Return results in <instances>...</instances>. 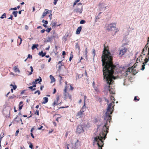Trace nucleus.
<instances>
[{
	"label": "nucleus",
	"mask_w": 149,
	"mask_h": 149,
	"mask_svg": "<svg viewBox=\"0 0 149 149\" xmlns=\"http://www.w3.org/2000/svg\"><path fill=\"white\" fill-rule=\"evenodd\" d=\"M101 58L103 77L107 84L105 86L104 90L107 93L109 91L110 94L115 95V89L110 85L113 84V80L116 79V75L118 73H122L123 70L125 68L124 67H119V64L117 63L113 64L112 55L107 49L105 46Z\"/></svg>",
	"instance_id": "obj_1"
},
{
	"label": "nucleus",
	"mask_w": 149,
	"mask_h": 149,
	"mask_svg": "<svg viewBox=\"0 0 149 149\" xmlns=\"http://www.w3.org/2000/svg\"><path fill=\"white\" fill-rule=\"evenodd\" d=\"M114 102L110 103L108 104L107 109V111L104 116L103 123H102L100 121L98 124H97V131H95L93 134L94 140L93 142V145L97 142L98 146V149H102V147L104 145V141L107 137V134L108 132L109 124L110 123L111 117L110 116L114 110V107L113 106Z\"/></svg>",
	"instance_id": "obj_2"
},
{
	"label": "nucleus",
	"mask_w": 149,
	"mask_h": 149,
	"mask_svg": "<svg viewBox=\"0 0 149 149\" xmlns=\"http://www.w3.org/2000/svg\"><path fill=\"white\" fill-rule=\"evenodd\" d=\"M90 125L88 122H82L80 124L78 125L76 129V132L77 134H80L84 132V130L90 127Z\"/></svg>",
	"instance_id": "obj_3"
},
{
	"label": "nucleus",
	"mask_w": 149,
	"mask_h": 149,
	"mask_svg": "<svg viewBox=\"0 0 149 149\" xmlns=\"http://www.w3.org/2000/svg\"><path fill=\"white\" fill-rule=\"evenodd\" d=\"M116 24L115 23H111L108 24L107 26V30L113 31L115 30Z\"/></svg>",
	"instance_id": "obj_4"
},
{
	"label": "nucleus",
	"mask_w": 149,
	"mask_h": 149,
	"mask_svg": "<svg viewBox=\"0 0 149 149\" xmlns=\"http://www.w3.org/2000/svg\"><path fill=\"white\" fill-rule=\"evenodd\" d=\"M127 49L125 47L122 48L120 51L119 55L121 56H122L127 52Z\"/></svg>",
	"instance_id": "obj_5"
},
{
	"label": "nucleus",
	"mask_w": 149,
	"mask_h": 149,
	"mask_svg": "<svg viewBox=\"0 0 149 149\" xmlns=\"http://www.w3.org/2000/svg\"><path fill=\"white\" fill-rule=\"evenodd\" d=\"M56 22L55 20H52L51 25H52V28H55L56 26Z\"/></svg>",
	"instance_id": "obj_6"
},
{
	"label": "nucleus",
	"mask_w": 149,
	"mask_h": 149,
	"mask_svg": "<svg viewBox=\"0 0 149 149\" xmlns=\"http://www.w3.org/2000/svg\"><path fill=\"white\" fill-rule=\"evenodd\" d=\"M81 9L80 8H77L74 10V12L78 13L79 12L80 13H81L82 11V7H81Z\"/></svg>",
	"instance_id": "obj_7"
},
{
	"label": "nucleus",
	"mask_w": 149,
	"mask_h": 149,
	"mask_svg": "<svg viewBox=\"0 0 149 149\" xmlns=\"http://www.w3.org/2000/svg\"><path fill=\"white\" fill-rule=\"evenodd\" d=\"M82 28V27L81 26H79L77 29L76 32V33L77 34H79Z\"/></svg>",
	"instance_id": "obj_8"
},
{
	"label": "nucleus",
	"mask_w": 149,
	"mask_h": 149,
	"mask_svg": "<svg viewBox=\"0 0 149 149\" xmlns=\"http://www.w3.org/2000/svg\"><path fill=\"white\" fill-rule=\"evenodd\" d=\"M42 79L40 77H39L38 78L36 79L35 80V81L36 82H37L38 81V83L40 84H41V82H42Z\"/></svg>",
	"instance_id": "obj_9"
},
{
	"label": "nucleus",
	"mask_w": 149,
	"mask_h": 149,
	"mask_svg": "<svg viewBox=\"0 0 149 149\" xmlns=\"http://www.w3.org/2000/svg\"><path fill=\"white\" fill-rule=\"evenodd\" d=\"M43 100L44 101L42 102V103L43 104H45L47 103L48 101V98L47 97H44L43 98Z\"/></svg>",
	"instance_id": "obj_10"
},
{
	"label": "nucleus",
	"mask_w": 149,
	"mask_h": 149,
	"mask_svg": "<svg viewBox=\"0 0 149 149\" xmlns=\"http://www.w3.org/2000/svg\"><path fill=\"white\" fill-rule=\"evenodd\" d=\"M46 54V52H43L42 51L38 53V54L40 56H41L42 57H43L45 56Z\"/></svg>",
	"instance_id": "obj_11"
},
{
	"label": "nucleus",
	"mask_w": 149,
	"mask_h": 149,
	"mask_svg": "<svg viewBox=\"0 0 149 149\" xmlns=\"http://www.w3.org/2000/svg\"><path fill=\"white\" fill-rule=\"evenodd\" d=\"M38 44H33L32 46L31 47V49L32 50H34L36 48L37 49H38L37 47L38 46Z\"/></svg>",
	"instance_id": "obj_12"
},
{
	"label": "nucleus",
	"mask_w": 149,
	"mask_h": 149,
	"mask_svg": "<svg viewBox=\"0 0 149 149\" xmlns=\"http://www.w3.org/2000/svg\"><path fill=\"white\" fill-rule=\"evenodd\" d=\"M53 38L52 37V36H48L47 37V39L46 40V41L47 42H50L53 39Z\"/></svg>",
	"instance_id": "obj_13"
},
{
	"label": "nucleus",
	"mask_w": 149,
	"mask_h": 149,
	"mask_svg": "<svg viewBox=\"0 0 149 149\" xmlns=\"http://www.w3.org/2000/svg\"><path fill=\"white\" fill-rule=\"evenodd\" d=\"M52 37H53V38L54 39V40H55V38L57 39L58 38V35L56 33L54 34H53Z\"/></svg>",
	"instance_id": "obj_14"
},
{
	"label": "nucleus",
	"mask_w": 149,
	"mask_h": 149,
	"mask_svg": "<svg viewBox=\"0 0 149 149\" xmlns=\"http://www.w3.org/2000/svg\"><path fill=\"white\" fill-rule=\"evenodd\" d=\"M49 77L51 81V82H53L55 81V78L52 75H50L49 76Z\"/></svg>",
	"instance_id": "obj_15"
},
{
	"label": "nucleus",
	"mask_w": 149,
	"mask_h": 149,
	"mask_svg": "<svg viewBox=\"0 0 149 149\" xmlns=\"http://www.w3.org/2000/svg\"><path fill=\"white\" fill-rule=\"evenodd\" d=\"M14 69L15 72H18L19 73L20 72V71L18 68L17 66H15L14 68Z\"/></svg>",
	"instance_id": "obj_16"
},
{
	"label": "nucleus",
	"mask_w": 149,
	"mask_h": 149,
	"mask_svg": "<svg viewBox=\"0 0 149 149\" xmlns=\"http://www.w3.org/2000/svg\"><path fill=\"white\" fill-rule=\"evenodd\" d=\"M51 10H49L47 9H46L45 10L44 13L47 15V14L50 13L52 12Z\"/></svg>",
	"instance_id": "obj_17"
},
{
	"label": "nucleus",
	"mask_w": 149,
	"mask_h": 149,
	"mask_svg": "<svg viewBox=\"0 0 149 149\" xmlns=\"http://www.w3.org/2000/svg\"><path fill=\"white\" fill-rule=\"evenodd\" d=\"M18 12L17 11H13L12 13V14L14 15L15 17H17Z\"/></svg>",
	"instance_id": "obj_18"
},
{
	"label": "nucleus",
	"mask_w": 149,
	"mask_h": 149,
	"mask_svg": "<svg viewBox=\"0 0 149 149\" xmlns=\"http://www.w3.org/2000/svg\"><path fill=\"white\" fill-rule=\"evenodd\" d=\"M27 88L30 89L32 91H35L36 90V88H33L32 86L28 87Z\"/></svg>",
	"instance_id": "obj_19"
},
{
	"label": "nucleus",
	"mask_w": 149,
	"mask_h": 149,
	"mask_svg": "<svg viewBox=\"0 0 149 149\" xmlns=\"http://www.w3.org/2000/svg\"><path fill=\"white\" fill-rule=\"evenodd\" d=\"M75 48H77L79 50V52L80 51V47L79 46L78 42H77L76 43V45H75Z\"/></svg>",
	"instance_id": "obj_20"
},
{
	"label": "nucleus",
	"mask_w": 149,
	"mask_h": 149,
	"mask_svg": "<svg viewBox=\"0 0 149 149\" xmlns=\"http://www.w3.org/2000/svg\"><path fill=\"white\" fill-rule=\"evenodd\" d=\"M93 60H94V57L95 55V49H93Z\"/></svg>",
	"instance_id": "obj_21"
},
{
	"label": "nucleus",
	"mask_w": 149,
	"mask_h": 149,
	"mask_svg": "<svg viewBox=\"0 0 149 149\" xmlns=\"http://www.w3.org/2000/svg\"><path fill=\"white\" fill-rule=\"evenodd\" d=\"M143 65H142V68L141 70H143L145 68V63L143 62Z\"/></svg>",
	"instance_id": "obj_22"
},
{
	"label": "nucleus",
	"mask_w": 149,
	"mask_h": 149,
	"mask_svg": "<svg viewBox=\"0 0 149 149\" xmlns=\"http://www.w3.org/2000/svg\"><path fill=\"white\" fill-rule=\"evenodd\" d=\"M71 54H70V56L69 58V61H71L72 58L73 57V55L72 54V52H71Z\"/></svg>",
	"instance_id": "obj_23"
},
{
	"label": "nucleus",
	"mask_w": 149,
	"mask_h": 149,
	"mask_svg": "<svg viewBox=\"0 0 149 149\" xmlns=\"http://www.w3.org/2000/svg\"><path fill=\"white\" fill-rule=\"evenodd\" d=\"M6 13H4L0 17V18L3 19L5 17H6Z\"/></svg>",
	"instance_id": "obj_24"
},
{
	"label": "nucleus",
	"mask_w": 149,
	"mask_h": 149,
	"mask_svg": "<svg viewBox=\"0 0 149 149\" xmlns=\"http://www.w3.org/2000/svg\"><path fill=\"white\" fill-rule=\"evenodd\" d=\"M51 30L52 28L51 27L48 28L46 29V31L47 33H49L50 31Z\"/></svg>",
	"instance_id": "obj_25"
},
{
	"label": "nucleus",
	"mask_w": 149,
	"mask_h": 149,
	"mask_svg": "<svg viewBox=\"0 0 149 149\" xmlns=\"http://www.w3.org/2000/svg\"><path fill=\"white\" fill-rule=\"evenodd\" d=\"M128 72H129V71H125L124 72V73H123V76H127L128 74Z\"/></svg>",
	"instance_id": "obj_26"
},
{
	"label": "nucleus",
	"mask_w": 149,
	"mask_h": 149,
	"mask_svg": "<svg viewBox=\"0 0 149 149\" xmlns=\"http://www.w3.org/2000/svg\"><path fill=\"white\" fill-rule=\"evenodd\" d=\"M86 21L84 20H81L80 22V24H83L85 23Z\"/></svg>",
	"instance_id": "obj_27"
},
{
	"label": "nucleus",
	"mask_w": 149,
	"mask_h": 149,
	"mask_svg": "<svg viewBox=\"0 0 149 149\" xmlns=\"http://www.w3.org/2000/svg\"><path fill=\"white\" fill-rule=\"evenodd\" d=\"M42 22L44 23L45 24H47L48 23V22L47 20H45L44 19L42 20Z\"/></svg>",
	"instance_id": "obj_28"
},
{
	"label": "nucleus",
	"mask_w": 149,
	"mask_h": 149,
	"mask_svg": "<svg viewBox=\"0 0 149 149\" xmlns=\"http://www.w3.org/2000/svg\"><path fill=\"white\" fill-rule=\"evenodd\" d=\"M16 97V96L15 95H13V96H9V99H13L14 98Z\"/></svg>",
	"instance_id": "obj_29"
},
{
	"label": "nucleus",
	"mask_w": 149,
	"mask_h": 149,
	"mask_svg": "<svg viewBox=\"0 0 149 149\" xmlns=\"http://www.w3.org/2000/svg\"><path fill=\"white\" fill-rule=\"evenodd\" d=\"M149 61V59H148V58H146L144 60V61H145V62L144 63H145V64L146 63H148V61Z\"/></svg>",
	"instance_id": "obj_30"
},
{
	"label": "nucleus",
	"mask_w": 149,
	"mask_h": 149,
	"mask_svg": "<svg viewBox=\"0 0 149 149\" xmlns=\"http://www.w3.org/2000/svg\"><path fill=\"white\" fill-rule=\"evenodd\" d=\"M37 93H38V95H39L40 94V92L39 90H38L36 91L34 93V94H36Z\"/></svg>",
	"instance_id": "obj_31"
},
{
	"label": "nucleus",
	"mask_w": 149,
	"mask_h": 149,
	"mask_svg": "<svg viewBox=\"0 0 149 149\" xmlns=\"http://www.w3.org/2000/svg\"><path fill=\"white\" fill-rule=\"evenodd\" d=\"M62 66H64H64L63 65H62V64H60L59 65V66L58 67V70H61V67Z\"/></svg>",
	"instance_id": "obj_32"
},
{
	"label": "nucleus",
	"mask_w": 149,
	"mask_h": 149,
	"mask_svg": "<svg viewBox=\"0 0 149 149\" xmlns=\"http://www.w3.org/2000/svg\"><path fill=\"white\" fill-rule=\"evenodd\" d=\"M32 58V56L30 54H29L28 55L27 58H31V59Z\"/></svg>",
	"instance_id": "obj_33"
},
{
	"label": "nucleus",
	"mask_w": 149,
	"mask_h": 149,
	"mask_svg": "<svg viewBox=\"0 0 149 149\" xmlns=\"http://www.w3.org/2000/svg\"><path fill=\"white\" fill-rule=\"evenodd\" d=\"M29 147L30 148L32 149L33 147V146L32 144L31 143H30V144L29 146Z\"/></svg>",
	"instance_id": "obj_34"
},
{
	"label": "nucleus",
	"mask_w": 149,
	"mask_h": 149,
	"mask_svg": "<svg viewBox=\"0 0 149 149\" xmlns=\"http://www.w3.org/2000/svg\"><path fill=\"white\" fill-rule=\"evenodd\" d=\"M35 114L36 115H37L38 116L39 115V111L38 110H37L35 113Z\"/></svg>",
	"instance_id": "obj_35"
},
{
	"label": "nucleus",
	"mask_w": 149,
	"mask_h": 149,
	"mask_svg": "<svg viewBox=\"0 0 149 149\" xmlns=\"http://www.w3.org/2000/svg\"><path fill=\"white\" fill-rule=\"evenodd\" d=\"M45 64H42L40 66V67L41 69H43L45 66Z\"/></svg>",
	"instance_id": "obj_36"
},
{
	"label": "nucleus",
	"mask_w": 149,
	"mask_h": 149,
	"mask_svg": "<svg viewBox=\"0 0 149 149\" xmlns=\"http://www.w3.org/2000/svg\"><path fill=\"white\" fill-rule=\"evenodd\" d=\"M147 44L146 45V48H144L143 49L142 53L143 54L144 52V51L145 49L146 50L147 49V48L148 47V46L147 45Z\"/></svg>",
	"instance_id": "obj_37"
},
{
	"label": "nucleus",
	"mask_w": 149,
	"mask_h": 149,
	"mask_svg": "<svg viewBox=\"0 0 149 149\" xmlns=\"http://www.w3.org/2000/svg\"><path fill=\"white\" fill-rule=\"evenodd\" d=\"M57 102H56V101H55L53 103V106L54 107V105H58V104H57Z\"/></svg>",
	"instance_id": "obj_38"
},
{
	"label": "nucleus",
	"mask_w": 149,
	"mask_h": 149,
	"mask_svg": "<svg viewBox=\"0 0 149 149\" xmlns=\"http://www.w3.org/2000/svg\"><path fill=\"white\" fill-rule=\"evenodd\" d=\"M23 106V105H21V106L19 105L18 110L19 111L21 110V109H22Z\"/></svg>",
	"instance_id": "obj_39"
},
{
	"label": "nucleus",
	"mask_w": 149,
	"mask_h": 149,
	"mask_svg": "<svg viewBox=\"0 0 149 149\" xmlns=\"http://www.w3.org/2000/svg\"><path fill=\"white\" fill-rule=\"evenodd\" d=\"M46 14L44 13V12L42 13V16L41 17L42 18H43L45 16Z\"/></svg>",
	"instance_id": "obj_40"
},
{
	"label": "nucleus",
	"mask_w": 149,
	"mask_h": 149,
	"mask_svg": "<svg viewBox=\"0 0 149 149\" xmlns=\"http://www.w3.org/2000/svg\"><path fill=\"white\" fill-rule=\"evenodd\" d=\"M19 132V130H17L16 132L15 133V136H17V135L18 134Z\"/></svg>",
	"instance_id": "obj_41"
},
{
	"label": "nucleus",
	"mask_w": 149,
	"mask_h": 149,
	"mask_svg": "<svg viewBox=\"0 0 149 149\" xmlns=\"http://www.w3.org/2000/svg\"><path fill=\"white\" fill-rule=\"evenodd\" d=\"M110 98H111V100H114V101H115V98H114V97H113V96L112 95H111L110 96Z\"/></svg>",
	"instance_id": "obj_42"
},
{
	"label": "nucleus",
	"mask_w": 149,
	"mask_h": 149,
	"mask_svg": "<svg viewBox=\"0 0 149 149\" xmlns=\"http://www.w3.org/2000/svg\"><path fill=\"white\" fill-rule=\"evenodd\" d=\"M83 75V74H79L78 76V79H79V78H80L81 77H82Z\"/></svg>",
	"instance_id": "obj_43"
},
{
	"label": "nucleus",
	"mask_w": 149,
	"mask_h": 149,
	"mask_svg": "<svg viewBox=\"0 0 149 149\" xmlns=\"http://www.w3.org/2000/svg\"><path fill=\"white\" fill-rule=\"evenodd\" d=\"M137 100V101H139V99H137V97L136 96H135V97H134V101H135V100Z\"/></svg>",
	"instance_id": "obj_44"
},
{
	"label": "nucleus",
	"mask_w": 149,
	"mask_h": 149,
	"mask_svg": "<svg viewBox=\"0 0 149 149\" xmlns=\"http://www.w3.org/2000/svg\"><path fill=\"white\" fill-rule=\"evenodd\" d=\"M13 89L15 90L16 89L17 86L16 85H14L13 86Z\"/></svg>",
	"instance_id": "obj_45"
},
{
	"label": "nucleus",
	"mask_w": 149,
	"mask_h": 149,
	"mask_svg": "<svg viewBox=\"0 0 149 149\" xmlns=\"http://www.w3.org/2000/svg\"><path fill=\"white\" fill-rule=\"evenodd\" d=\"M8 19H10L11 20H12L13 19V16L12 15H10V16L8 18Z\"/></svg>",
	"instance_id": "obj_46"
},
{
	"label": "nucleus",
	"mask_w": 149,
	"mask_h": 149,
	"mask_svg": "<svg viewBox=\"0 0 149 149\" xmlns=\"http://www.w3.org/2000/svg\"><path fill=\"white\" fill-rule=\"evenodd\" d=\"M68 36H69V33H66L65 34V36H64V37L67 38L68 37Z\"/></svg>",
	"instance_id": "obj_47"
},
{
	"label": "nucleus",
	"mask_w": 149,
	"mask_h": 149,
	"mask_svg": "<svg viewBox=\"0 0 149 149\" xmlns=\"http://www.w3.org/2000/svg\"><path fill=\"white\" fill-rule=\"evenodd\" d=\"M86 107V106H85V103H84L83 106V107L82 108V110H83L84 109H85Z\"/></svg>",
	"instance_id": "obj_48"
},
{
	"label": "nucleus",
	"mask_w": 149,
	"mask_h": 149,
	"mask_svg": "<svg viewBox=\"0 0 149 149\" xmlns=\"http://www.w3.org/2000/svg\"><path fill=\"white\" fill-rule=\"evenodd\" d=\"M37 83V82H36V84H33V85L32 86L34 88H35L36 86V84Z\"/></svg>",
	"instance_id": "obj_49"
},
{
	"label": "nucleus",
	"mask_w": 149,
	"mask_h": 149,
	"mask_svg": "<svg viewBox=\"0 0 149 149\" xmlns=\"http://www.w3.org/2000/svg\"><path fill=\"white\" fill-rule=\"evenodd\" d=\"M54 1L53 2L54 4V5L56 4L58 0H54Z\"/></svg>",
	"instance_id": "obj_50"
},
{
	"label": "nucleus",
	"mask_w": 149,
	"mask_h": 149,
	"mask_svg": "<svg viewBox=\"0 0 149 149\" xmlns=\"http://www.w3.org/2000/svg\"><path fill=\"white\" fill-rule=\"evenodd\" d=\"M26 91V90H23L21 92V93H20V94H21V95H22V94H23L24 93V92H25Z\"/></svg>",
	"instance_id": "obj_51"
},
{
	"label": "nucleus",
	"mask_w": 149,
	"mask_h": 149,
	"mask_svg": "<svg viewBox=\"0 0 149 149\" xmlns=\"http://www.w3.org/2000/svg\"><path fill=\"white\" fill-rule=\"evenodd\" d=\"M82 114V112H79L77 113V115L80 116V115H81Z\"/></svg>",
	"instance_id": "obj_52"
},
{
	"label": "nucleus",
	"mask_w": 149,
	"mask_h": 149,
	"mask_svg": "<svg viewBox=\"0 0 149 149\" xmlns=\"http://www.w3.org/2000/svg\"><path fill=\"white\" fill-rule=\"evenodd\" d=\"M30 68L31 70V72H33V67L32 66H31L30 67Z\"/></svg>",
	"instance_id": "obj_53"
},
{
	"label": "nucleus",
	"mask_w": 149,
	"mask_h": 149,
	"mask_svg": "<svg viewBox=\"0 0 149 149\" xmlns=\"http://www.w3.org/2000/svg\"><path fill=\"white\" fill-rule=\"evenodd\" d=\"M67 86H66L65 87V88H64V92H66V93H67Z\"/></svg>",
	"instance_id": "obj_54"
},
{
	"label": "nucleus",
	"mask_w": 149,
	"mask_h": 149,
	"mask_svg": "<svg viewBox=\"0 0 149 149\" xmlns=\"http://www.w3.org/2000/svg\"><path fill=\"white\" fill-rule=\"evenodd\" d=\"M119 31V30L117 29H116V31H114V35H115L116 33H117V32L118 31Z\"/></svg>",
	"instance_id": "obj_55"
},
{
	"label": "nucleus",
	"mask_w": 149,
	"mask_h": 149,
	"mask_svg": "<svg viewBox=\"0 0 149 149\" xmlns=\"http://www.w3.org/2000/svg\"><path fill=\"white\" fill-rule=\"evenodd\" d=\"M63 40L64 42H65L67 40V38H65V37H63Z\"/></svg>",
	"instance_id": "obj_56"
},
{
	"label": "nucleus",
	"mask_w": 149,
	"mask_h": 149,
	"mask_svg": "<svg viewBox=\"0 0 149 149\" xmlns=\"http://www.w3.org/2000/svg\"><path fill=\"white\" fill-rule=\"evenodd\" d=\"M66 54V52L65 51H63L62 52V55L63 56H65Z\"/></svg>",
	"instance_id": "obj_57"
},
{
	"label": "nucleus",
	"mask_w": 149,
	"mask_h": 149,
	"mask_svg": "<svg viewBox=\"0 0 149 149\" xmlns=\"http://www.w3.org/2000/svg\"><path fill=\"white\" fill-rule=\"evenodd\" d=\"M56 89H55V88H54V91H53V94H55V93L56 92Z\"/></svg>",
	"instance_id": "obj_58"
},
{
	"label": "nucleus",
	"mask_w": 149,
	"mask_h": 149,
	"mask_svg": "<svg viewBox=\"0 0 149 149\" xmlns=\"http://www.w3.org/2000/svg\"><path fill=\"white\" fill-rule=\"evenodd\" d=\"M45 31H46V30L43 29L41 31V32L42 33H43Z\"/></svg>",
	"instance_id": "obj_59"
},
{
	"label": "nucleus",
	"mask_w": 149,
	"mask_h": 149,
	"mask_svg": "<svg viewBox=\"0 0 149 149\" xmlns=\"http://www.w3.org/2000/svg\"><path fill=\"white\" fill-rule=\"evenodd\" d=\"M52 14L51 13H50V14L49 15V19L50 20H51L52 19Z\"/></svg>",
	"instance_id": "obj_60"
},
{
	"label": "nucleus",
	"mask_w": 149,
	"mask_h": 149,
	"mask_svg": "<svg viewBox=\"0 0 149 149\" xmlns=\"http://www.w3.org/2000/svg\"><path fill=\"white\" fill-rule=\"evenodd\" d=\"M67 94H68V95H69L68 93H66V92L65 93V92H64V93H63V95H64V96H67Z\"/></svg>",
	"instance_id": "obj_61"
},
{
	"label": "nucleus",
	"mask_w": 149,
	"mask_h": 149,
	"mask_svg": "<svg viewBox=\"0 0 149 149\" xmlns=\"http://www.w3.org/2000/svg\"><path fill=\"white\" fill-rule=\"evenodd\" d=\"M104 100H105L107 102V104L109 103V100L108 99H107L106 98H104Z\"/></svg>",
	"instance_id": "obj_62"
},
{
	"label": "nucleus",
	"mask_w": 149,
	"mask_h": 149,
	"mask_svg": "<svg viewBox=\"0 0 149 149\" xmlns=\"http://www.w3.org/2000/svg\"><path fill=\"white\" fill-rule=\"evenodd\" d=\"M31 137H32L33 138H34V136L33 135L32 133H31Z\"/></svg>",
	"instance_id": "obj_63"
},
{
	"label": "nucleus",
	"mask_w": 149,
	"mask_h": 149,
	"mask_svg": "<svg viewBox=\"0 0 149 149\" xmlns=\"http://www.w3.org/2000/svg\"><path fill=\"white\" fill-rule=\"evenodd\" d=\"M102 101V99L100 98H99L98 101L100 102H101Z\"/></svg>",
	"instance_id": "obj_64"
}]
</instances>
